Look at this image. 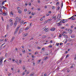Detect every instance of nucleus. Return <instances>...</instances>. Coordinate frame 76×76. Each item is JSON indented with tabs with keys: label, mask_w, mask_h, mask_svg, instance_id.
I'll return each mask as SVG.
<instances>
[{
	"label": "nucleus",
	"mask_w": 76,
	"mask_h": 76,
	"mask_svg": "<svg viewBox=\"0 0 76 76\" xmlns=\"http://www.w3.org/2000/svg\"><path fill=\"white\" fill-rule=\"evenodd\" d=\"M47 76V75H46V74H44V76Z\"/></svg>",
	"instance_id": "774afa93"
},
{
	"label": "nucleus",
	"mask_w": 76,
	"mask_h": 76,
	"mask_svg": "<svg viewBox=\"0 0 76 76\" xmlns=\"http://www.w3.org/2000/svg\"><path fill=\"white\" fill-rule=\"evenodd\" d=\"M15 62L16 63H18V60H15Z\"/></svg>",
	"instance_id": "a878e982"
},
{
	"label": "nucleus",
	"mask_w": 76,
	"mask_h": 76,
	"mask_svg": "<svg viewBox=\"0 0 76 76\" xmlns=\"http://www.w3.org/2000/svg\"><path fill=\"white\" fill-rule=\"evenodd\" d=\"M40 20H41V21H42V18L40 19Z\"/></svg>",
	"instance_id": "0e129e2a"
},
{
	"label": "nucleus",
	"mask_w": 76,
	"mask_h": 76,
	"mask_svg": "<svg viewBox=\"0 0 76 76\" xmlns=\"http://www.w3.org/2000/svg\"><path fill=\"white\" fill-rule=\"evenodd\" d=\"M37 48H38V49H41V48H40V47H37Z\"/></svg>",
	"instance_id": "680f3d73"
},
{
	"label": "nucleus",
	"mask_w": 76,
	"mask_h": 76,
	"mask_svg": "<svg viewBox=\"0 0 76 76\" xmlns=\"http://www.w3.org/2000/svg\"><path fill=\"white\" fill-rule=\"evenodd\" d=\"M12 39L13 40V39H15V37H12Z\"/></svg>",
	"instance_id": "de8ad7c7"
},
{
	"label": "nucleus",
	"mask_w": 76,
	"mask_h": 76,
	"mask_svg": "<svg viewBox=\"0 0 76 76\" xmlns=\"http://www.w3.org/2000/svg\"><path fill=\"white\" fill-rule=\"evenodd\" d=\"M41 61V60L40 59L39 61H37V63H38V64L40 63V62Z\"/></svg>",
	"instance_id": "f8f14e48"
},
{
	"label": "nucleus",
	"mask_w": 76,
	"mask_h": 76,
	"mask_svg": "<svg viewBox=\"0 0 76 76\" xmlns=\"http://www.w3.org/2000/svg\"><path fill=\"white\" fill-rule=\"evenodd\" d=\"M24 30L22 28H21L20 29V31H19V34H21V33H22V32L23 31V30Z\"/></svg>",
	"instance_id": "f03ea898"
},
{
	"label": "nucleus",
	"mask_w": 76,
	"mask_h": 76,
	"mask_svg": "<svg viewBox=\"0 0 76 76\" xmlns=\"http://www.w3.org/2000/svg\"><path fill=\"white\" fill-rule=\"evenodd\" d=\"M7 29H9V25L8 24L7 25Z\"/></svg>",
	"instance_id": "412c9836"
},
{
	"label": "nucleus",
	"mask_w": 76,
	"mask_h": 76,
	"mask_svg": "<svg viewBox=\"0 0 76 76\" xmlns=\"http://www.w3.org/2000/svg\"><path fill=\"white\" fill-rule=\"evenodd\" d=\"M59 37L60 38H61V37H62V35L61 34H60V35L59 36Z\"/></svg>",
	"instance_id": "ea45409f"
},
{
	"label": "nucleus",
	"mask_w": 76,
	"mask_h": 76,
	"mask_svg": "<svg viewBox=\"0 0 76 76\" xmlns=\"http://www.w3.org/2000/svg\"><path fill=\"white\" fill-rule=\"evenodd\" d=\"M7 53H5V57H7Z\"/></svg>",
	"instance_id": "e433bc0d"
},
{
	"label": "nucleus",
	"mask_w": 76,
	"mask_h": 76,
	"mask_svg": "<svg viewBox=\"0 0 76 76\" xmlns=\"http://www.w3.org/2000/svg\"><path fill=\"white\" fill-rule=\"evenodd\" d=\"M66 68L62 70V71L63 72H65V71L66 69Z\"/></svg>",
	"instance_id": "4be33fe9"
},
{
	"label": "nucleus",
	"mask_w": 76,
	"mask_h": 76,
	"mask_svg": "<svg viewBox=\"0 0 76 76\" xmlns=\"http://www.w3.org/2000/svg\"><path fill=\"white\" fill-rule=\"evenodd\" d=\"M34 39V38L31 37V38L30 39V40H32V39Z\"/></svg>",
	"instance_id": "49530a36"
},
{
	"label": "nucleus",
	"mask_w": 76,
	"mask_h": 76,
	"mask_svg": "<svg viewBox=\"0 0 76 76\" xmlns=\"http://www.w3.org/2000/svg\"><path fill=\"white\" fill-rule=\"evenodd\" d=\"M34 73H32L31 75H30V76H33V75H34Z\"/></svg>",
	"instance_id": "7c9ffc66"
},
{
	"label": "nucleus",
	"mask_w": 76,
	"mask_h": 76,
	"mask_svg": "<svg viewBox=\"0 0 76 76\" xmlns=\"http://www.w3.org/2000/svg\"><path fill=\"white\" fill-rule=\"evenodd\" d=\"M18 13H22V11H21V10L19 11Z\"/></svg>",
	"instance_id": "473e14b6"
},
{
	"label": "nucleus",
	"mask_w": 76,
	"mask_h": 76,
	"mask_svg": "<svg viewBox=\"0 0 76 76\" xmlns=\"http://www.w3.org/2000/svg\"><path fill=\"white\" fill-rule=\"evenodd\" d=\"M64 33L65 34H67V32L66 31L64 32Z\"/></svg>",
	"instance_id": "4d7b16f0"
},
{
	"label": "nucleus",
	"mask_w": 76,
	"mask_h": 76,
	"mask_svg": "<svg viewBox=\"0 0 76 76\" xmlns=\"http://www.w3.org/2000/svg\"><path fill=\"white\" fill-rule=\"evenodd\" d=\"M72 19V17L69 18L68 19Z\"/></svg>",
	"instance_id": "5fc2aeb1"
},
{
	"label": "nucleus",
	"mask_w": 76,
	"mask_h": 76,
	"mask_svg": "<svg viewBox=\"0 0 76 76\" xmlns=\"http://www.w3.org/2000/svg\"><path fill=\"white\" fill-rule=\"evenodd\" d=\"M23 70H25V66L24 65L23 66Z\"/></svg>",
	"instance_id": "f3484780"
},
{
	"label": "nucleus",
	"mask_w": 76,
	"mask_h": 76,
	"mask_svg": "<svg viewBox=\"0 0 76 76\" xmlns=\"http://www.w3.org/2000/svg\"><path fill=\"white\" fill-rule=\"evenodd\" d=\"M50 30L51 31H55V30H56V28L54 27H53L52 28H51L50 29Z\"/></svg>",
	"instance_id": "423d86ee"
},
{
	"label": "nucleus",
	"mask_w": 76,
	"mask_h": 76,
	"mask_svg": "<svg viewBox=\"0 0 76 76\" xmlns=\"http://www.w3.org/2000/svg\"><path fill=\"white\" fill-rule=\"evenodd\" d=\"M29 28V27H27V28H26L25 29V31H27L28 29Z\"/></svg>",
	"instance_id": "dca6fc26"
},
{
	"label": "nucleus",
	"mask_w": 76,
	"mask_h": 76,
	"mask_svg": "<svg viewBox=\"0 0 76 76\" xmlns=\"http://www.w3.org/2000/svg\"><path fill=\"white\" fill-rule=\"evenodd\" d=\"M61 25H62V24L61 23L59 24L58 25V26H61Z\"/></svg>",
	"instance_id": "6ab92c4d"
},
{
	"label": "nucleus",
	"mask_w": 76,
	"mask_h": 76,
	"mask_svg": "<svg viewBox=\"0 0 76 76\" xmlns=\"http://www.w3.org/2000/svg\"><path fill=\"white\" fill-rule=\"evenodd\" d=\"M75 37H76L75 35L73 34L71 36V38H75Z\"/></svg>",
	"instance_id": "0eeeda50"
},
{
	"label": "nucleus",
	"mask_w": 76,
	"mask_h": 76,
	"mask_svg": "<svg viewBox=\"0 0 76 76\" xmlns=\"http://www.w3.org/2000/svg\"><path fill=\"white\" fill-rule=\"evenodd\" d=\"M62 44H63V43H60L59 45H62Z\"/></svg>",
	"instance_id": "4c0bfd02"
},
{
	"label": "nucleus",
	"mask_w": 76,
	"mask_h": 76,
	"mask_svg": "<svg viewBox=\"0 0 76 76\" xmlns=\"http://www.w3.org/2000/svg\"><path fill=\"white\" fill-rule=\"evenodd\" d=\"M63 58L62 57L60 59V61H62V60H63Z\"/></svg>",
	"instance_id": "58836bf2"
},
{
	"label": "nucleus",
	"mask_w": 76,
	"mask_h": 76,
	"mask_svg": "<svg viewBox=\"0 0 76 76\" xmlns=\"http://www.w3.org/2000/svg\"><path fill=\"white\" fill-rule=\"evenodd\" d=\"M64 27H62L61 28V29H64Z\"/></svg>",
	"instance_id": "8fccbe9b"
},
{
	"label": "nucleus",
	"mask_w": 76,
	"mask_h": 76,
	"mask_svg": "<svg viewBox=\"0 0 76 76\" xmlns=\"http://www.w3.org/2000/svg\"><path fill=\"white\" fill-rule=\"evenodd\" d=\"M50 48H52V45H49V46H48Z\"/></svg>",
	"instance_id": "2f4dec72"
},
{
	"label": "nucleus",
	"mask_w": 76,
	"mask_h": 76,
	"mask_svg": "<svg viewBox=\"0 0 76 76\" xmlns=\"http://www.w3.org/2000/svg\"><path fill=\"white\" fill-rule=\"evenodd\" d=\"M48 58L47 57H46L45 58H44V60H46V59H47Z\"/></svg>",
	"instance_id": "72a5a7b5"
},
{
	"label": "nucleus",
	"mask_w": 76,
	"mask_h": 76,
	"mask_svg": "<svg viewBox=\"0 0 76 76\" xmlns=\"http://www.w3.org/2000/svg\"><path fill=\"white\" fill-rule=\"evenodd\" d=\"M4 15H5L4 16H6L7 15V12H5L4 13Z\"/></svg>",
	"instance_id": "9d476101"
},
{
	"label": "nucleus",
	"mask_w": 76,
	"mask_h": 76,
	"mask_svg": "<svg viewBox=\"0 0 76 76\" xmlns=\"http://www.w3.org/2000/svg\"><path fill=\"white\" fill-rule=\"evenodd\" d=\"M0 8H3V9H5V10H7V7H5L4 6H2V7H1L0 6Z\"/></svg>",
	"instance_id": "39448f33"
},
{
	"label": "nucleus",
	"mask_w": 76,
	"mask_h": 76,
	"mask_svg": "<svg viewBox=\"0 0 76 76\" xmlns=\"http://www.w3.org/2000/svg\"><path fill=\"white\" fill-rule=\"evenodd\" d=\"M19 63L20 64H21V62H22V60L20 59L19 61Z\"/></svg>",
	"instance_id": "c85d7f7f"
},
{
	"label": "nucleus",
	"mask_w": 76,
	"mask_h": 76,
	"mask_svg": "<svg viewBox=\"0 0 76 76\" xmlns=\"http://www.w3.org/2000/svg\"><path fill=\"white\" fill-rule=\"evenodd\" d=\"M60 7H59V6H58V7H57V10H59V9H60Z\"/></svg>",
	"instance_id": "5701e85b"
},
{
	"label": "nucleus",
	"mask_w": 76,
	"mask_h": 76,
	"mask_svg": "<svg viewBox=\"0 0 76 76\" xmlns=\"http://www.w3.org/2000/svg\"><path fill=\"white\" fill-rule=\"evenodd\" d=\"M59 67H58L56 68V70H59Z\"/></svg>",
	"instance_id": "c03bdc74"
},
{
	"label": "nucleus",
	"mask_w": 76,
	"mask_h": 76,
	"mask_svg": "<svg viewBox=\"0 0 76 76\" xmlns=\"http://www.w3.org/2000/svg\"><path fill=\"white\" fill-rule=\"evenodd\" d=\"M4 41V39H2V40H1L0 41V42H1V41Z\"/></svg>",
	"instance_id": "3c124183"
},
{
	"label": "nucleus",
	"mask_w": 76,
	"mask_h": 76,
	"mask_svg": "<svg viewBox=\"0 0 76 76\" xmlns=\"http://www.w3.org/2000/svg\"><path fill=\"white\" fill-rule=\"evenodd\" d=\"M46 38V36H43L42 38Z\"/></svg>",
	"instance_id": "79ce46f5"
},
{
	"label": "nucleus",
	"mask_w": 76,
	"mask_h": 76,
	"mask_svg": "<svg viewBox=\"0 0 76 76\" xmlns=\"http://www.w3.org/2000/svg\"><path fill=\"white\" fill-rule=\"evenodd\" d=\"M19 27H18L15 31L14 35H15L17 33V31H18V30H19Z\"/></svg>",
	"instance_id": "f257e3e1"
},
{
	"label": "nucleus",
	"mask_w": 76,
	"mask_h": 76,
	"mask_svg": "<svg viewBox=\"0 0 76 76\" xmlns=\"http://www.w3.org/2000/svg\"><path fill=\"white\" fill-rule=\"evenodd\" d=\"M32 15H34V13H31Z\"/></svg>",
	"instance_id": "338daca9"
},
{
	"label": "nucleus",
	"mask_w": 76,
	"mask_h": 76,
	"mask_svg": "<svg viewBox=\"0 0 76 76\" xmlns=\"http://www.w3.org/2000/svg\"><path fill=\"white\" fill-rule=\"evenodd\" d=\"M52 9H54V7L53 6L52 7Z\"/></svg>",
	"instance_id": "052dcab7"
},
{
	"label": "nucleus",
	"mask_w": 76,
	"mask_h": 76,
	"mask_svg": "<svg viewBox=\"0 0 76 76\" xmlns=\"http://www.w3.org/2000/svg\"><path fill=\"white\" fill-rule=\"evenodd\" d=\"M49 13L51 14V11H49L48 12Z\"/></svg>",
	"instance_id": "a18cd8bd"
},
{
	"label": "nucleus",
	"mask_w": 76,
	"mask_h": 76,
	"mask_svg": "<svg viewBox=\"0 0 76 76\" xmlns=\"http://www.w3.org/2000/svg\"><path fill=\"white\" fill-rule=\"evenodd\" d=\"M70 55L69 54H67L66 55V58H67V57H69V56Z\"/></svg>",
	"instance_id": "4468645a"
},
{
	"label": "nucleus",
	"mask_w": 76,
	"mask_h": 76,
	"mask_svg": "<svg viewBox=\"0 0 76 76\" xmlns=\"http://www.w3.org/2000/svg\"><path fill=\"white\" fill-rule=\"evenodd\" d=\"M67 40H66L64 42L65 44H66V43H67Z\"/></svg>",
	"instance_id": "37998d69"
},
{
	"label": "nucleus",
	"mask_w": 76,
	"mask_h": 76,
	"mask_svg": "<svg viewBox=\"0 0 76 76\" xmlns=\"http://www.w3.org/2000/svg\"><path fill=\"white\" fill-rule=\"evenodd\" d=\"M4 43L3 44H2L1 45V47H2V46H3V45H4Z\"/></svg>",
	"instance_id": "09e8293b"
},
{
	"label": "nucleus",
	"mask_w": 76,
	"mask_h": 76,
	"mask_svg": "<svg viewBox=\"0 0 76 76\" xmlns=\"http://www.w3.org/2000/svg\"><path fill=\"white\" fill-rule=\"evenodd\" d=\"M75 19H76V18L74 17L71 20H75Z\"/></svg>",
	"instance_id": "aec40b11"
},
{
	"label": "nucleus",
	"mask_w": 76,
	"mask_h": 76,
	"mask_svg": "<svg viewBox=\"0 0 76 76\" xmlns=\"http://www.w3.org/2000/svg\"><path fill=\"white\" fill-rule=\"evenodd\" d=\"M42 50H45V48H42Z\"/></svg>",
	"instance_id": "6e6d98bb"
},
{
	"label": "nucleus",
	"mask_w": 76,
	"mask_h": 76,
	"mask_svg": "<svg viewBox=\"0 0 76 76\" xmlns=\"http://www.w3.org/2000/svg\"><path fill=\"white\" fill-rule=\"evenodd\" d=\"M53 19H56V16L54 17V16H53Z\"/></svg>",
	"instance_id": "f704fd0d"
},
{
	"label": "nucleus",
	"mask_w": 76,
	"mask_h": 76,
	"mask_svg": "<svg viewBox=\"0 0 76 76\" xmlns=\"http://www.w3.org/2000/svg\"><path fill=\"white\" fill-rule=\"evenodd\" d=\"M16 19L17 20V21H18V22L20 23V18H19L18 17H17Z\"/></svg>",
	"instance_id": "20e7f679"
},
{
	"label": "nucleus",
	"mask_w": 76,
	"mask_h": 76,
	"mask_svg": "<svg viewBox=\"0 0 76 76\" xmlns=\"http://www.w3.org/2000/svg\"><path fill=\"white\" fill-rule=\"evenodd\" d=\"M47 16H49L50 15L49 14H46Z\"/></svg>",
	"instance_id": "69168bd1"
},
{
	"label": "nucleus",
	"mask_w": 76,
	"mask_h": 76,
	"mask_svg": "<svg viewBox=\"0 0 76 76\" xmlns=\"http://www.w3.org/2000/svg\"><path fill=\"white\" fill-rule=\"evenodd\" d=\"M58 17H59V18L60 19V18H61V15H60V14H58Z\"/></svg>",
	"instance_id": "b1692460"
},
{
	"label": "nucleus",
	"mask_w": 76,
	"mask_h": 76,
	"mask_svg": "<svg viewBox=\"0 0 76 76\" xmlns=\"http://www.w3.org/2000/svg\"><path fill=\"white\" fill-rule=\"evenodd\" d=\"M37 10H38L39 11V10H41L39 8H38L37 9Z\"/></svg>",
	"instance_id": "e2e57ef3"
},
{
	"label": "nucleus",
	"mask_w": 76,
	"mask_h": 76,
	"mask_svg": "<svg viewBox=\"0 0 76 76\" xmlns=\"http://www.w3.org/2000/svg\"><path fill=\"white\" fill-rule=\"evenodd\" d=\"M1 19H2V20H3V21H4V19H3V17H1Z\"/></svg>",
	"instance_id": "bf43d9fd"
},
{
	"label": "nucleus",
	"mask_w": 76,
	"mask_h": 76,
	"mask_svg": "<svg viewBox=\"0 0 76 76\" xmlns=\"http://www.w3.org/2000/svg\"><path fill=\"white\" fill-rule=\"evenodd\" d=\"M12 21H13V20L12 19H10V22H12Z\"/></svg>",
	"instance_id": "9b49d317"
},
{
	"label": "nucleus",
	"mask_w": 76,
	"mask_h": 76,
	"mask_svg": "<svg viewBox=\"0 0 76 76\" xmlns=\"http://www.w3.org/2000/svg\"><path fill=\"white\" fill-rule=\"evenodd\" d=\"M61 8H62L63 7V2L61 3Z\"/></svg>",
	"instance_id": "c756f323"
},
{
	"label": "nucleus",
	"mask_w": 76,
	"mask_h": 76,
	"mask_svg": "<svg viewBox=\"0 0 76 76\" xmlns=\"http://www.w3.org/2000/svg\"><path fill=\"white\" fill-rule=\"evenodd\" d=\"M38 3H41V2L39 1H38Z\"/></svg>",
	"instance_id": "864d4df0"
},
{
	"label": "nucleus",
	"mask_w": 76,
	"mask_h": 76,
	"mask_svg": "<svg viewBox=\"0 0 76 76\" xmlns=\"http://www.w3.org/2000/svg\"><path fill=\"white\" fill-rule=\"evenodd\" d=\"M51 20V19H50L48 20L47 21L48 22V21H49V22H50Z\"/></svg>",
	"instance_id": "cd10ccee"
},
{
	"label": "nucleus",
	"mask_w": 76,
	"mask_h": 76,
	"mask_svg": "<svg viewBox=\"0 0 76 76\" xmlns=\"http://www.w3.org/2000/svg\"><path fill=\"white\" fill-rule=\"evenodd\" d=\"M73 28V26H71V28Z\"/></svg>",
	"instance_id": "603ef678"
},
{
	"label": "nucleus",
	"mask_w": 76,
	"mask_h": 76,
	"mask_svg": "<svg viewBox=\"0 0 76 76\" xmlns=\"http://www.w3.org/2000/svg\"><path fill=\"white\" fill-rule=\"evenodd\" d=\"M2 60H1L0 61V65H1L2 64Z\"/></svg>",
	"instance_id": "a211bd4d"
},
{
	"label": "nucleus",
	"mask_w": 76,
	"mask_h": 76,
	"mask_svg": "<svg viewBox=\"0 0 76 76\" xmlns=\"http://www.w3.org/2000/svg\"><path fill=\"white\" fill-rule=\"evenodd\" d=\"M62 35L63 36H64V38H68V36L67 35H65L63 33L62 34Z\"/></svg>",
	"instance_id": "7ed1b4c3"
},
{
	"label": "nucleus",
	"mask_w": 76,
	"mask_h": 76,
	"mask_svg": "<svg viewBox=\"0 0 76 76\" xmlns=\"http://www.w3.org/2000/svg\"><path fill=\"white\" fill-rule=\"evenodd\" d=\"M62 20H63V21H64V22H67V20L66 19H62Z\"/></svg>",
	"instance_id": "ddd939ff"
},
{
	"label": "nucleus",
	"mask_w": 76,
	"mask_h": 76,
	"mask_svg": "<svg viewBox=\"0 0 76 76\" xmlns=\"http://www.w3.org/2000/svg\"><path fill=\"white\" fill-rule=\"evenodd\" d=\"M44 31H45L46 32H48V28H45V29L44 30Z\"/></svg>",
	"instance_id": "1a4fd4ad"
},
{
	"label": "nucleus",
	"mask_w": 76,
	"mask_h": 76,
	"mask_svg": "<svg viewBox=\"0 0 76 76\" xmlns=\"http://www.w3.org/2000/svg\"><path fill=\"white\" fill-rule=\"evenodd\" d=\"M56 45H57V46H58V45H59V43H56Z\"/></svg>",
	"instance_id": "c9c22d12"
},
{
	"label": "nucleus",
	"mask_w": 76,
	"mask_h": 76,
	"mask_svg": "<svg viewBox=\"0 0 76 76\" xmlns=\"http://www.w3.org/2000/svg\"><path fill=\"white\" fill-rule=\"evenodd\" d=\"M13 40H12V39H11L10 40V42H12V41H13Z\"/></svg>",
	"instance_id": "a19ab883"
},
{
	"label": "nucleus",
	"mask_w": 76,
	"mask_h": 76,
	"mask_svg": "<svg viewBox=\"0 0 76 76\" xmlns=\"http://www.w3.org/2000/svg\"><path fill=\"white\" fill-rule=\"evenodd\" d=\"M13 22H12L10 24V26H12L13 25Z\"/></svg>",
	"instance_id": "2eb2a0df"
},
{
	"label": "nucleus",
	"mask_w": 76,
	"mask_h": 76,
	"mask_svg": "<svg viewBox=\"0 0 76 76\" xmlns=\"http://www.w3.org/2000/svg\"><path fill=\"white\" fill-rule=\"evenodd\" d=\"M18 23V20L16 19L15 22V23H14V25H16Z\"/></svg>",
	"instance_id": "6e6552de"
},
{
	"label": "nucleus",
	"mask_w": 76,
	"mask_h": 76,
	"mask_svg": "<svg viewBox=\"0 0 76 76\" xmlns=\"http://www.w3.org/2000/svg\"><path fill=\"white\" fill-rule=\"evenodd\" d=\"M2 5H4V1H3V2H2Z\"/></svg>",
	"instance_id": "393cba45"
},
{
	"label": "nucleus",
	"mask_w": 76,
	"mask_h": 76,
	"mask_svg": "<svg viewBox=\"0 0 76 76\" xmlns=\"http://www.w3.org/2000/svg\"><path fill=\"white\" fill-rule=\"evenodd\" d=\"M10 15H13V13H12V12H11L10 13Z\"/></svg>",
	"instance_id": "13d9d810"
},
{
	"label": "nucleus",
	"mask_w": 76,
	"mask_h": 76,
	"mask_svg": "<svg viewBox=\"0 0 76 76\" xmlns=\"http://www.w3.org/2000/svg\"><path fill=\"white\" fill-rule=\"evenodd\" d=\"M4 59V57H1V59H0V60H2L3 61V60Z\"/></svg>",
	"instance_id": "bb28decb"
}]
</instances>
